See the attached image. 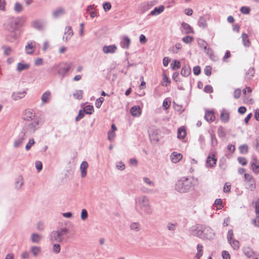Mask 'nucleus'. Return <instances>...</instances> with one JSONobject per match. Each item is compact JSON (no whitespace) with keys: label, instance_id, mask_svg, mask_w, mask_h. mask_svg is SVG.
<instances>
[{"label":"nucleus","instance_id":"obj_1","mask_svg":"<svg viewBox=\"0 0 259 259\" xmlns=\"http://www.w3.org/2000/svg\"><path fill=\"white\" fill-rule=\"evenodd\" d=\"M135 208L139 213L146 215H150L153 212L150 199L146 195H141L135 199Z\"/></svg>","mask_w":259,"mask_h":259},{"label":"nucleus","instance_id":"obj_2","mask_svg":"<svg viewBox=\"0 0 259 259\" xmlns=\"http://www.w3.org/2000/svg\"><path fill=\"white\" fill-rule=\"evenodd\" d=\"M19 24V21L16 18H9L6 22L4 24L6 30L10 33V37L13 39H17L19 34L17 32V26Z\"/></svg>","mask_w":259,"mask_h":259},{"label":"nucleus","instance_id":"obj_3","mask_svg":"<svg viewBox=\"0 0 259 259\" xmlns=\"http://www.w3.org/2000/svg\"><path fill=\"white\" fill-rule=\"evenodd\" d=\"M193 187L192 180L183 177L178 180L176 184V190L181 193L187 192L190 191Z\"/></svg>","mask_w":259,"mask_h":259},{"label":"nucleus","instance_id":"obj_4","mask_svg":"<svg viewBox=\"0 0 259 259\" xmlns=\"http://www.w3.org/2000/svg\"><path fill=\"white\" fill-rule=\"evenodd\" d=\"M69 232L68 229L66 228H60L57 230L52 231L50 235V240L52 243H61Z\"/></svg>","mask_w":259,"mask_h":259},{"label":"nucleus","instance_id":"obj_5","mask_svg":"<svg viewBox=\"0 0 259 259\" xmlns=\"http://www.w3.org/2000/svg\"><path fill=\"white\" fill-rule=\"evenodd\" d=\"M44 120L40 116L36 117L33 121L27 124L25 132L29 135L34 133L42 124Z\"/></svg>","mask_w":259,"mask_h":259},{"label":"nucleus","instance_id":"obj_6","mask_svg":"<svg viewBox=\"0 0 259 259\" xmlns=\"http://www.w3.org/2000/svg\"><path fill=\"white\" fill-rule=\"evenodd\" d=\"M60 65L61 66L58 70V73L62 76H64L66 75L67 73L70 71L73 67V64L71 62L69 63H63L61 64Z\"/></svg>","mask_w":259,"mask_h":259},{"label":"nucleus","instance_id":"obj_7","mask_svg":"<svg viewBox=\"0 0 259 259\" xmlns=\"http://www.w3.org/2000/svg\"><path fill=\"white\" fill-rule=\"evenodd\" d=\"M204 227L193 226L189 229L190 233L194 236L202 238Z\"/></svg>","mask_w":259,"mask_h":259},{"label":"nucleus","instance_id":"obj_8","mask_svg":"<svg viewBox=\"0 0 259 259\" xmlns=\"http://www.w3.org/2000/svg\"><path fill=\"white\" fill-rule=\"evenodd\" d=\"M215 236V233L213 230L209 227H204L203 229V239H212Z\"/></svg>","mask_w":259,"mask_h":259},{"label":"nucleus","instance_id":"obj_9","mask_svg":"<svg viewBox=\"0 0 259 259\" xmlns=\"http://www.w3.org/2000/svg\"><path fill=\"white\" fill-rule=\"evenodd\" d=\"M156 4L155 1H149L142 3L139 7V12L141 13H144L151 9Z\"/></svg>","mask_w":259,"mask_h":259},{"label":"nucleus","instance_id":"obj_10","mask_svg":"<svg viewBox=\"0 0 259 259\" xmlns=\"http://www.w3.org/2000/svg\"><path fill=\"white\" fill-rule=\"evenodd\" d=\"M244 179L246 182L249 183L248 188L251 191H253L255 189L256 185L253 177L249 174H245Z\"/></svg>","mask_w":259,"mask_h":259},{"label":"nucleus","instance_id":"obj_11","mask_svg":"<svg viewBox=\"0 0 259 259\" xmlns=\"http://www.w3.org/2000/svg\"><path fill=\"white\" fill-rule=\"evenodd\" d=\"M35 118V114L33 110L26 109L23 112V119L24 120H33Z\"/></svg>","mask_w":259,"mask_h":259},{"label":"nucleus","instance_id":"obj_12","mask_svg":"<svg viewBox=\"0 0 259 259\" xmlns=\"http://www.w3.org/2000/svg\"><path fill=\"white\" fill-rule=\"evenodd\" d=\"M65 14L66 10L65 8L62 7H59L52 11V15L53 18L57 19L62 16L64 15Z\"/></svg>","mask_w":259,"mask_h":259},{"label":"nucleus","instance_id":"obj_13","mask_svg":"<svg viewBox=\"0 0 259 259\" xmlns=\"http://www.w3.org/2000/svg\"><path fill=\"white\" fill-rule=\"evenodd\" d=\"M26 134L25 132H23L19 134L18 138L14 142V146L15 148H18L22 144L26 138Z\"/></svg>","mask_w":259,"mask_h":259},{"label":"nucleus","instance_id":"obj_14","mask_svg":"<svg viewBox=\"0 0 259 259\" xmlns=\"http://www.w3.org/2000/svg\"><path fill=\"white\" fill-rule=\"evenodd\" d=\"M251 169L256 174L259 173V160L256 157L253 156L251 162Z\"/></svg>","mask_w":259,"mask_h":259},{"label":"nucleus","instance_id":"obj_15","mask_svg":"<svg viewBox=\"0 0 259 259\" xmlns=\"http://www.w3.org/2000/svg\"><path fill=\"white\" fill-rule=\"evenodd\" d=\"M26 95L25 91L14 92L12 94V98L15 101L19 100L24 98Z\"/></svg>","mask_w":259,"mask_h":259},{"label":"nucleus","instance_id":"obj_16","mask_svg":"<svg viewBox=\"0 0 259 259\" xmlns=\"http://www.w3.org/2000/svg\"><path fill=\"white\" fill-rule=\"evenodd\" d=\"M89 167V164L86 161H83L80 165V170L81 172V177L84 178L87 176V169Z\"/></svg>","mask_w":259,"mask_h":259},{"label":"nucleus","instance_id":"obj_17","mask_svg":"<svg viewBox=\"0 0 259 259\" xmlns=\"http://www.w3.org/2000/svg\"><path fill=\"white\" fill-rule=\"evenodd\" d=\"M35 48V42L33 41L28 42L25 46V51L28 54H32Z\"/></svg>","mask_w":259,"mask_h":259},{"label":"nucleus","instance_id":"obj_18","mask_svg":"<svg viewBox=\"0 0 259 259\" xmlns=\"http://www.w3.org/2000/svg\"><path fill=\"white\" fill-rule=\"evenodd\" d=\"M73 32L71 26H68L65 27L64 35L63 39L67 41L73 35Z\"/></svg>","mask_w":259,"mask_h":259},{"label":"nucleus","instance_id":"obj_19","mask_svg":"<svg viewBox=\"0 0 259 259\" xmlns=\"http://www.w3.org/2000/svg\"><path fill=\"white\" fill-rule=\"evenodd\" d=\"M130 38L127 36H124L122 38L120 45L121 48L127 49L130 47Z\"/></svg>","mask_w":259,"mask_h":259},{"label":"nucleus","instance_id":"obj_20","mask_svg":"<svg viewBox=\"0 0 259 259\" xmlns=\"http://www.w3.org/2000/svg\"><path fill=\"white\" fill-rule=\"evenodd\" d=\"M117 50V47L115 45L105 46L103 48V51L105 54H113Z\"/></svg>","mask_w":259,"mask_h":259},{"label":"nucleus","instance_id":"obj_21","mask_svg":"<svg viewBox=\"0 0 259 259\" xmlns=\"http://www.w3.org/2000/svg\"><path fill=\"white\" fill-rule=\"evenodd\" d=\"M183 158V155L177 152H173L170 155V159L175 163L178 162Z\"/></svg>","mask_w":259,"mask_h":259},{"label":"nucleus","instance_id":"obj_22","mask_svg":"<svg viewBox=\"0 0 259 259\" xmlns=\"http://www.w3.org/2000/svg\"><path fill=\"white\" fill-rule=\"evenodd\" d=\"M217 159L214 157V155H213L212 156H208L206 161V166L207 167H212L216 164Z\"/></svg>","mask_w":259,"mask_h":259},{"label":"nucleus","instance_id":"obj_23","mask_svg":"<svg viewBox=\"0 0 259 259\" xmlns=\"http://www.w3.org/2000/svg\"><path fill=\"white\" fill-rule=\"evenodd\" d=\"M51 93L49 91L45 92L41 96V105L47 103L51 99Z\"/></svg>","mask_w":259,"mask_h":259},{"label":"nucleus","instance_id":"obj_24","mask_svg":"<svg viewBox=\"0 0 259 259\" xmlns=\"http://www.w3.org/2000/svg\"><path fill=\"white\" fill-rule=\"evenodd\" d=\"M30 68V64L28 63H22L19 62L17 64L16 70L20 72L23 70H26Z\"/></svg>","mask_w":259,"mask_h":259},{"label":"nucleus","instance_id":"obj_25","mask_svg":"<svg viewBox=\"0 0 259 259\" xmlns=\"http://www.w3.org/2000/svg\"><path fill=\"white\" fill-rule=\"evenodd\" d=\"M131 113L134 116H139L141 114V109L139 106H134L131 108Z\"/></svg>","mask_w":259,"mask_h":259},{"label":"nucleus","instance_id":"obj_26","mask_svg":"<svg viewBox=\"0 0 259 259\" xmlns=\"http://www.w3.org/2000/svg\"><path fill=\"white\" fill-rule=\"evenodd\" d=\"M164 10V7L162 5L160 6L159 7H155L152 11H151L149 15L152 16H157L162 13Z\"/></svg>","mask_w":259,"mask_h":259},{"label":"nucleus","instance_id":"obj_27","mask_svg":"<svg viewBox=\"0 0 259 259\" xmlns=\"http://www.w3.org/2000/svg\"><path fill=\"white\" fill-rule=\"evenodd\" d=\"M182 26L183 28V30L182 31H184V33L188 34L193 32V28L188 23L183 22L182 23Z\"/></svg>","mask_w":259,"mask_h":259},{"label":"nucleus","instance_id":"obj_28","mask_svg":"<svg viewBox=\"0 0 259 259\" xmlns=\"http://www.w3.org/2000/svg\"><path fill=\"white\" fill-rule=\"evenodd\" d=\"M191 73V68L188 65H184L181 70V74L182 76L187 77L190 75Z\"/></svg>","mask_w":259,"mask_h":259},{"label":"nucleus","instance_id":"obj_29","mask_svg":"<svg viewBox=\"0 0 259 259\" xmlns=\"http://www.w3.org/2000/svg\"><path fill=\"white\" fill-rule=\"evenodd\" d=\"M42 239V236L37 233H32L31 235V241L33 243H39Z\"/></svg>","mask_w":259,"mask_h":259},{"label":"nucleus","instance_id":"obj_30","mask_svg":"<svg viewBox=\"0 0 259 259\" xmlns=\"http://www.w3.org/2000/svg\"><path fill=\"white\" fill-rule=\"evenodd\" d=\"M204 118L207 121H213L215 119L214 112L212 111H206Z\"/></svg>","mask_w":259,"mask_h":259},{"label":"nucleus","instance_id":"obj_31","mask_svg":"<svg viewBox=\"0 0 259 259\" xmlns=\"http://www.w3.org/2000/svg\"><path fill=\"white\" fill-rule=\"evenodd\" d=\"M241 37L244 46L248 47L250 45V41L248 39L247 34L245 33H243L242 34Z\"/></svg>","mask_w":259,"mask_h":259},{"label":"nucleus","instance_id":"obj_32","mask_svg":"<svg viewBox=\"0 0 259 259\" xmlns=\"http://www.w3.org/2000/svg\"><path fill=\"white\" fill-rule=\"evenodd\" d=\"M23 185V178L21 176H18L15 179V186L17 189H20Z\"/></svg>","mask_w":259,"mask_h":259},{"label":"nucleus","instance_id":"obj_33","mask_svg":"<svg viewBox=\"0 0 259 259\" xmlns=\"http://www.w3.org/2000/svg\"><path fill=\"white\" fill-rule=\"evenodd\" d=\"M30 250L34 256L36 257L41 253V248L39 246H32L30 247Z\"/></svg>","mask_w":259,"mask_h":259},{"label":"nucleus","instance_id":"obj_34","mask_svg":"<svg viewBox=\"0 0 259 259\" xmlns=\"http://www.w3.org/2000/svg\"><path fill=\"white\" fill-rule=\"evenodd\" d=\"M221 119L224 123L228 122L229 119V114L228 112L223 110L221 114Z\"/></svg>","mask_w":259,"mask_h":259},{"label":"nucleus","instance_id":"obj_35","mask_svg":"<svg viewBox=\"0 0 259 259\" xmlns=\"http://www.w3.org/2000/svg\"><path fill=\"white\" fill-rule=\"evenodd\" d=\"M32 26L34 28L41 30L44 27L43 23L39 20H36L32 22Z\"/></svg>","mask_w":259,"mask_h":259},{"label":"nucleus","instance_id":"obj_36","mask_svg":"<svg viewBox=\"0 0 259 259\" xmlns=\"http://www.w3.org/2000/svg\"><path fill=\"white\" fill-rule=\"evenodd\" d=\"M255 73L253 68H250L246 72L245 76L246 80H250L254 75Z\"/></svg>","mask_w":259,"mask_h":259},{"label":"nucleus","instance_id":"obj_37","mask_svg":"<svg viewBox=\"0 0 259 259\" xmlns=\"http://www.w3.org/2000/svg\"><path fill=\"white\" fill-rule=\"evenodd\" d=\"M197 252L196 254V257L199 259L203 255V246L198 244L197 246Z\"/></svg>","mask_w":259,"mask_h":259},{"label":"nucleus","instance_id":"obj_38","mask_svg":"<svg viewBox=\"0 0 259 259\" xmlns=\"http://www.w3.org/2000/svg\"><path fill=\"white\" fill-rule=\"evenodd\" d=\"M198 45L200 48L203 49L204 52L206 51L208 45L205 41L202 39H199L198 40Z\"/></svg>","mask_w":259,"mask_h":259},{"label":"nucleus","instance_id":"obj_39","mask_svg":"<svg viewBox=\"0 0 259 259\" xmlns=\"http://www.w3.org/2000/svg\"><path fill=\"white\" fill-rule=\"evenodd\" d=\"M239 150L241 154H247L248 152V147L246 144H243L239 146Z\"/></svg>","mask_w":259,"mask_h":259},{"label":"nucleus","instance_id":"obj_40","mask_svg":"<svg viewBox=\"0 0 259 259\" xmlns=\"http://www.w3.org/2000/svg\"><path fill=\"white\" fill-rule=\"evenodd\" d=\"M178 224L177 223H168L166 225V228L170 231H174L176 230Z\"/></svg>","mask_w":259,"mask_h":259},{"label":"nucleus","instance_id":"obj_41","mask_svg":"<svg viewBox=\"0 0 259 259\" xmlns=\"http://www.w3.org/2000/svg\"><path fill=\"white\" fill-rule=\"evenodd\" d=\"M186 131L184 128L180 127L178 130V138L180 139H183L185 137Z\"/></svg>","mask_w":259,"mask_h":259},{"label":"nucleus","instance_id":"obj_42","mask_svg":"<svg viewBox=\"0 0 259 259\" xmlns=\"http://www.w3.org/2000/svg\"><path fill=\"white\" fill-rule=\"evenodd\" d=\"M2 48L4 50V54L5 56H8L13 52L12 49L8 46H3Z\"/></svg>","mask_w":259,"mask_h":259},{"label":"nucleus","instance_id":"obj_43","mask_svg":"<svg viewBox=\"0 0 259 259\" xmlns=\"http://www.w3.org/2000/svg\"><path fill=\"white\" fill-rule=\"evenodd\" d=\"M229 243L235 250H238L239 248V242L237 240L233 239L230 242H228Z\"/></svg>","mask_w":259,"mask_h":259},{"label":"nucleus","instance_id":"obj_44","mask_svg":"<svg viewBox=\"0 0 259 259\" xmlns=\"http://www.w3.org/2000/svg\"><path fill=\"white\" fill-rule=\"evenodd\" d=\"M130 228L132 230L138 232L140 230V224L137 222L132 223L130 225Z\"/></svg>","mask_w":259,"mask_h":259},{"label":"nucleus","instance_id":"obj_45","mask_svg":"<svg viewBox=\"0 0 259 259\" xmlns=\"http://www.w3.org/2000/svg\"><path fill=\"white\" fill-rule=\"evenodd\" d=\"M83 111L86 114H91L94 112V107L92 105H87L85 107H84Z\"/></svg>","mask_w":259,"mask_h":259},{"label":"nucleus","instance_id":"obj_46","mask_svg":"<svg viewBox=\"0 0 259 259\" xmlns=\"http://www.w3.org/2000/svg\"><path fill=\"white\" fill-rule=\"evenodd\" d=\"M83 91L82 90H77L73 94L74 98L77 100H80L82 97Z\"/></svg>","mask_w":259,"mask_h":259},{"label":"nucleus","instance_id":"obj_47","mask_svg":"<svg viewBox=\"0 0 259 259\" xmlns=\"http://www.w3.org/2000/svg\"><path fill=\"white\" fill-rule=\"evenodd\" d=\"M198 25L202 28H205L207 26V22L205 18L203 17H200L198 21Z\"/></svg>","mask_w":259,"mask_h":259},{"label":"nucleus","instance_id":"obj_48","mask_svg":"<svg viewBox=\"0 0 259 259\" xmlns=\"http://www.w3.org/2000/svg\"><path fill=\"white\" fill-rule=\"evenodd\" d=\"M53 246V251L55 253H58L60 252L61 250V247L60 245L59 244V243H54Z\"/></svg>","mask_w":259,"mask_h":259},{"label":"nucleus","instance_id":"obj_49","mask_svg":"<svg viewBox=\"0 0 259 259\" xmlns=\"http://www.w3.org/2000/svg\"><path fill=\"white\" fill-rule=\"evenodd\" d=\"M170 65L171 66V68L173 70H176L179 69L181 67L180 63L179 61L177 60H174L171 64Z\"/></svg>","mask_w":259,"mask_h":259},{"label":"nucleus","instance_id":"obj_50","mask_svg":"<svg viewBox=\"0 0 259 259\" xmlns=\"http://www.w3.org/2000/svg\"><path fill=\"white\" fill-rule=\"evenodd\" d=\"M143 180V181L144 182V183L145 184H146L147 185H149V186H151V187H154L155 186L154 182L153 181H151L148 178H147V177H144Z\"/></svg>","mask_w":259,"mask_h":259},{"label":"nucleus","instance_id":"obj_51","mask_svg":"<svg viewBox=\"0 0 259 259\" xmlns=\"http://www.w3.org/2000/svg\"><path fill=\"white\" fill-rule=\"evenodd\" d=\"M240 11L243 14H249L250 12V9L248 7L243 6L240 8Z\"/></svg>","mask_w":259,"mask_h":259},{"label":"nucleus","instance_id":"obj_52","mask_svg":"<svg viewBox=\"0 0 259 259\" xmlns=\"http://www.w3.org/2000/svg\"><path fill=\"white\" fill-rule=\"evenodd\" d=\"M23 10V7L21 4L19 3H16L14 6V10L17 13L21 12Z\"/></svg>","mask_w":259,"mask_h":259},{"label":"nucleus","instance_id":"obj_53","mask_svg":"<svg viewBox=\"0 0 259 259\" xmlns=\"http://www.w3.org/2000/svg\"><path fill=\"white\" fill-rule=\"evenodd\" d=\"M218 134L220 137L224 138L226 137V133L223 127L220 126L218 130Z\"/></svg>","mask_w":259,"mask_h":259},{"label":"nucleus","instance_id":"obj_54","mask_svg":"<svg viewBox=\"0 0 259 259\" xmlns=\"http://www.w3.org/2000/svg\"><path fill=\"white\" fill-rule=\"evenodd\" d=\"M35 144V141L33 139L29 140V142L27 143L25 146V149L26 151H28L30 149L31 147Z\"/></svg>","mask_w":259,"mask_h":259},{"label":"nucleus","instance_id":"obj_55","mask_svg":"<svg viewBox=\"0 0 259 259\" xmlns=\"http://www.w3.org/2000/svg\"><path fill=\"white\" fill-rule=\"evenodd\" d=\"M214 205L217 206L218 209H222L223 207L222 205V200L221 199H217L215 200Z\"/></svg>","mask_w":259,"mask_h":259},{"label":"nucleus","instance_id":"obj_56","mask_svg":"<svg viewBox=\"0 0 259 259\" xmlns=\"http://www.w3.org/2000/svg\"><path fill=\"white\" fill-rule=\"evenodd\" d=\"M210 139H211V144L212 146H215L218 144V141L216 138L215 135L213 134H210Z\"/></svg>","mask_w":259,"mask_h":259},{"label":"nucleus","instance_id":"obj_57","mask_svg":"<svg viewBox=\"0 0 259 259\" xmlns=\"http://www.w3.org/2000/svg\"><path fill=\"white\" fill-rule=\"evenodd\" d=\"M104 100V99L103 97H100L97 99L95 102V105L96 107L98 108H100Z\"/></svg>","mask_w":259,"mask_h":259},{"label":"nucleus","instance_id":"obj_58","mask_svg":"<svg viewBox=\"0 0 259 259\" xmlns=\"http://www.w3.org/2000/svg\"><path fill=\"white\" fill-rule=\"evenodd\" d=\"M237 160L238 162L242 165H245L247 163V159L245 157H239Z\"/></svg>","mask_w":259,"mask_h":259},{"label":"nucleus","instance_id":"obj_59","mask_svg":"<svg viewBox=\"0 0 259 259\" xmlns=\"http://www.w3.org/2000/svg\"><path fill=\"white\" fill-rule=\"evenodd\" d=\"M84 111L83 110H79L78 115L75 118V121H78L81 118H82L84 115Z\"/></svg>","mask_w":259,"mask_h":259},{"label":"nucleus","instance_id":"obj_60","mask_svg":"<svg viewBox=\"0 0 259 259\" xmlns=\"http://www.w3.org/2000/svg\"><path fill=\"white\" fill-rule=\"evenodd\" d=\"M115 136V134L114 133V131H112L111 130H109L108 132V139L109 141H112Z\"/></svg>","mask_w":259,"mask_h":259},{"label":"nucleus","instance_id":"obj_61","mask_svg":"<svg viewBox=\"0 0 259 259\" xmlns=\"http://www.w3.org/2000/svg\"><path fill=\"white\" fill-rule=\"evenodd\" d=\"M88 217V213L85 209H83L81 210V219L82 220H85L87 219Z\"/></svg>","mask_w":259,"mask_h":259},{"label":"nucleus","instance_id":"obj_62","mask_svg":"<svg viewBox=\"0 0 259 259\" xmlns=\"http://www.w3.org/2000/svg\"><path fill=\"white\" fill-rule=\"evenodd\" d=\"M182 40L186 44H188L193 40V37L188 35V36H186L183 37Z\"/></svg>","mask_w":259,"mask_h":259},{"label":"nucleus","instance_id":"obj_63","mask_svg":"<svg viewBox=\"0 0 259 259\" xmlns=\"http://www.w3.org/2000/svg\"><path fill=\"white\" fill-rule=\"evenodd\" d=\"M116 166L118 169L121 170H122L125 168L124 164L122 161L117 162L116 163Z\"/></svg>","mask_w":259,"mask_h":259},{"label":"nucleus","instance_id":"obj_64","mask_svg":"<svg viewBox=\"0 0 259 259\" xmlns=\"http://www.w3.org/2000/svg\"><path fill=\"white\" fill-rule=\"evenodd\" d=\"M255 213L257 217H259V198L255 203Z\"/></svg>","mask_w":259,"mask_h":259}]
</instances>
